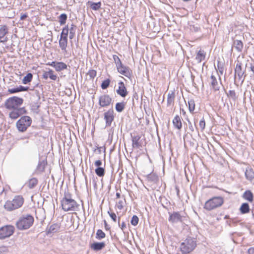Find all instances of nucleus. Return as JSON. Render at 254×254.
<instances>
[{
	"label": "nucleus",
	"instance_id": "cd10ccee",
	"mask_svg": "<svg viewBox=\"0 0 254 254\" xmlns=\"http://www.w3.org/2000/svg\"><path fill=\"white\" fill-rule=\"evenodd\" d=\"M38 182V180L36 178H33L28 181L27 185L29 189H32L37 186Z\"/></svg>",
	"mask_w": 254,
	"mask_h": 254
},
{
	"label": "nucleus",
	"instance_id": "39448f33",
	"mask_svg": "<svg viewBox=\"0 0 254 254\" xmlns=\"http://www.w3.org/2000/svg\"><path fill=\"white\" fill-rule=\"evenodd\" d=\"M223 203V199L220 196L214 197L207 200L204 204V208L207 210H211L221 206Z\"/></svg>",
	"mask_w": 254,
	"mask_h": 254
},
{
	"label": "nucleus",
	"instance_id": "b1692460",
	"mask_svg": "<svg viewBox=\"0 0 254 254\" xmlns=\"http://www.w3.org/2000/svg\"><path fill=\"white\" fill-rule=\"evenodd\" d=\"M205 56V52L203 50H199L196 54L195 59L198 63H201L204 60Z\"/></svg>",
	"mask_w": 254,
	"mask_h": 254
},
{
	"label": "nucleus",
	"instance_id": "6e6d98bb",
	"mask_svg": "<svg viewBox=\"0 0 254 254\" xmlns=\"http://www.w3.org/2000/svg\"><path fill=\"white\" fill-rule=\"evenodd\" d=\"M95 165L98 167H100V166L102 165V162L101 160H97L95 162Z\"/></svg>",
	"mask_w": 254,
	"mask_h": 254
},
{
	"label": "nucleus",
	"instance_id": "69168bd1",
	"mask_svg": "<svg viewBox=\"0 0 254 254\" xmlns=\"http://www.w3.org/2000/svg\"><path fill=\"white\" fill-rule=\"evenodd\" d=\"M120 217H119V218H118V224H119V226L120 225Z\"/></svg>",
	"mask_w": 254,
	"mask_h": 254
},
{
	"label": "nucleus",
	"instance_id": "f704fd0d",
	"mask_svg": "<svg viewBox=\"0 0 254 254\" xmlns=\"http://www.w3.org/2000/svg\"><path fill=\"white\" fill-rule=\"evenodd\" d=\"M33 78V75L31 73H28L22 79V83L24 84H27L31 81Z\"/></svg>",
	"mask_w": 254,
	"mask_h": 254
},
{
	"label": "nucleus",
	"instance_id": "f03ea898",
	"mask_svg": "<svg viewBox=\"0 0 254 254\" xmlns=\"http://www.w3.org/2000/svg\"><path fill=\"white\" fill-rule=\"evenodd\" d=\"M197 241L195 238L188 237L180 245V251L182 254H189L196 247Z\"/></svg>",
	"mask_w": 254,
	"mask_h": 254
},
{
	"label": "nucleus",
	"instance_id": "bb28decb",
	"mask_svg": "<svg viewBox=\"0 0 254 254\" xmlns=\"http://www.w3.org/2000/svg\"><path fill=\"white\" fill-rule=\"evenodd\" d=\"M67 38L61 37L59 41L60 47L62 50L65 51L67 47Z\"/></svg>",
	"mask_w": 254,
	"mask_h": 254
},
{
	"label": "nucleus",
	"instance_id": "13d9d810",
	"mask_svg": "<svg viewBox=\"0 0 254 254\" xmlns=\"http://www.w3.org/2000/svg\"><path fill=\"white\" fill-rule=\"evenodd\" d=\"M248 253L249 254H254V248H250L248 250Z\"/></svg>",
	"mask_w": 254,
	"mask_h": 254
},
{
	"label": "nucleus",
	"instance_id": "393cba45",
	"mask_svg": "<svg viewBox=\"0 0 254 254\" xmlns=\"http://www.w3.org/2000/svg\"><path fill=\"white\" fill-rule=\"evenodd\" d=\"M87 4L90 5V8L93 10H98L100 9L102 4L101 2H94L90 1H89Z\"/></svg>",
	"mask_w": 254,
	"mask_h": 254
},
{
	"label": "nucleus",
	"instance_id": "dca6fc26",
	"mask_svg": "<svg viewBox=\"0 0 254 254\" xmlns=\"http://www.w3.org/2000/svg\"><path fill=\"white\" fill-rule=\"evenodd\" d=\"M117 93L123 97H125L127 95V91L124 83L123 82L119 83V88L117 90Z\"/></svg>",
	"mask_w": 254,
	"mask_h": 254
},
{
	"label": "nucleus",
	"instance_id": "ddd939ff",
	"mask_svg": "<svg viewBox=\"0 0 254 254\" xmlns=\"http://www.w3.org/2000/svg\"><path fill=\"white\" fill-rule=\"evenodd\" d=\"M113 114L114 112L112 109L109 110L107 112L104 113V120L106 121V126L107 127L111 126L114 118Z\"/></svg>",
	"mask_w": 254,
	"mask_h": 254
},
{
	"label": "nucleus",
	"instance_id": "e2e57ef3",
	"mask_svg": "<svg viewBox=\"0 0 254 254\" xmlns=\"http://www.w3.org/2000/svg\"><path fill=\"white\" fill-rule=\"evenodd\" d=\"M116 197H117V198H119L120 197V196H121L120 193V192H117L116 193Z\"/></svg>",
	"mask_w": 254,
	"mask_h": 254
},
{
	"label": "nucleus",
	"instance_id": "7ed1b4c3",
	"mask_svg": "<svg viewBox=\"0 0 254 254\" xmlns=\"http://www.w3.org/2000/svg\"><path fill=\"white\" fill-rule=\"evenodd\" d=\"M24 198L22 195H17L14 197L12 200H7L4 204V208L7 211H11L20 208L23 204Z\"/></svg>",
	"mask_w": 254,
	"mask_h": 254
},
{
	"label": "nucleus",
	"instance_id": "a18cd8bd",
	"mask_svg": "<svg viewBox=\"0 0 254 254\" xmlns=\"http://www.w3.org/2000/svg\"><path fill=\"white\" fill-rule=\"evenodd\" d=\"M110 81L109 79L104 80L101 84V88L103 89H106L110 84Z\"/></svg>",
	"mask_w": 254,
	"mask_h": 254
},
{
	"label": "nucleus",
	"instance_id": "f257e3e1",
	"mask_svg": "<svg viewBox=\"0 0 254 254\" xmlns=\"http://www.w3.org/2000/svg\"><path fill=\"white\" fill-rule=\"evenodd\" d=\"M62 209L65 212L76 211L79 210V204L71 198V195L69 192H66L61 200Z\"/></svg>",
	"mask_w": 254,
	"mask_h": 254
},
{
	"label": "nucleus",
	"instance_id": "ea45409f",
	"mask_svg": "<svg viewBox=\"0 0 254 254\" xmlns=\"http://www.w3.org/2000/svg\"><path fill=\"white\" fill-rule=\"evenodd\" d=\"M69 32L68 27V25L66 26L65 27H64L63 29L61 37L63 38H67L68 36V33Z\"/></svg>",
	"mask_w": 254,
	"mask_h": 254
},
{
	"label": "nucleus",
	"instance_id": "58836bf2",
	"mask_svg": "<svg viewBox=\"0 0 254 254\" xmlns=\"http://www.w3.org/2000/svg\"><path fill=\"white\" fill-rule=\"evenodd\" d=\"M125 107V104L124 102L117 103L116 105V110L118 112H122Z\"/></svg>",
	"mask_w": 254,
	"mask_h": 254
},
{
	"label": "nucleus",
	"instance_id": "c756f323",
	"mask_svg": "<svg viewBox=\"0 0 254 254\" xmlns=\"http://www.w3.org/2000/svg\"><path fill=\"white\" fill-rule=\"evenodd\" d=\"M250 210L249 205L247 203H243L240 208V210L242 214L247 213L249 212Z\"/></svg>",
	"mask_w": 254,
	"mask_h": 254
},
{
	"label": "nucleus",
	"instance_id": "4468645a",
	"mask_svg": "<svg viewBox=\"0 0 254 254\" xmlns=\"http://www.w3.org/2000/svg\"><path fill=\"white\" fill-rule=\"evenodd\" d=\"M13 110L9 113V116L12 119L18 118L21 114L26 113V110L24 108H20L17 109H13Z\"/></svg>",
	"mask_w": 254,
	"mask_h": 254
},
{
	"label": "nucleus",
	"instance_id": "6e6552de",
	"mask_svg": "<svg viewBox=\"0 0 254 254\" xmlns=\"http://www.w3.org/2000/svg\"><path fill=\"white\" fill-rule=\"evenodd\" d=\"M14 227L7 225L0 228V239H4L9 237L14 233Z\"/></svg>",
	"mask_w": 254,
	"mask_h": 254
},
{
	"label": "nucleus",
	"instance_id": "412c9836",
	"mask_svg": "<svg viewBox=\"0 0 254 254\" xmlns=\"http://www.w3.org/2000/svg\"><path fill=\"white\" fill-rule=\"evenodd\" d=\"M173 124L176 128L179 130H180L182 128V123L181 117L179 116L176 115L175 117V118L173 120Z\"/></svg>",
	"mask_w": 254,
	"mask_h": 254
},
{
	"label": "nucleus",
	"instance_id": "9b49d317",
	"mask_svg": "<svg viewBox=\"0 0 254 254\" xmlns=\"http://www.w3.org/2000/svg\"><path fill=\"white\" fill-rule=\"evenodd\" d=\"M112 102V98L108 95H103L99 99V103L101 107H105L110 105Z\"/></svg>",
	"mask_w": 254,
	"mask_h": 254
},
{
	"label": "nucleus",
	"instance_id": "37998d69",
	"mask_svg": "<svg viewBox=\"0 0 254 254\" xmlns=\"http://www.w3.org/2000/svg\"><path fill=\"white\" fill-rule=\"evenodd\" d=\"M214 66L217 71L222 75L224 71V64H217V67L215 66V64H214Z\"/></svg>",
	"mask_w": 254,
	"mask_h": 254
},
{
	"label": "nucleus",
	"instance_id": "0eeeda50",
	"mask_svg": "<svg viewBox=\"0 0 254 254\" xmlns=\"http://www.w3.org/2000/svg\"><path fill=\"white\" fill-rule=\"evenodd\" d=\"M31 119L28 116L22 117L16 123V127L19 131L23 132L31 124Z\"/></svg>",
	"mask_w": 254,
	"mask_h": 254
},
{
	"label": "nucleus",
	"instance_id": "4d7b16f0",
	"mask_svg": "<svg viewBox=\"0 0 254 254\" xmlns=\"http://www.w3.org/2000/svg\"><path fill=\"white\" fill-rule=\"evenodd\" d=\"M27 17H28V15L27 14H26V13L21 14L20 19L21 20H24Z\"/></svg>",
	"mask_w": 254,
	"mask_h": 254
},
{
	"label": "nucleus",
	"instance_id": "c03bdc74",
	"mask_svg": "<svg viewBox=\"0 0 254 254\" xmlns=\"http://www.w3.org/2000/svg\"><path fill=\"white\" fill-rule=\"evenodd\" d=\"M139 219L136 215H133L130 221V223L132 225L135 226L138 223Z\"/></svg>",
	"mask_w": 254,
	"mask_h": 254
},
{
	"label": "nucleus",
	"instance_id": "4c0bfd02",
	"mask_svg": "<svg viewBox=\"0 0 254 254\" xmlns=\"http://www.w3.org/2000/svg\"><path fill=\"white\" fill-rule=\"evenodd\" d=\"M106 236L105 233L100 229L97 231L96 234V238L98 240H101L104 238Z\"/></svg>",
	"mask_w": 254,
	"mask_h": 254
},
{
	"label": "nucleus",
	"instance_id": "338daca9",
	"mask_svg": "<svg viewBox=\"0 0 254 254\" xmlns=\"http://www.w3.org/2000/svg\"><path fill=\"white\" fill-rule=\"evenodd\" d=\"M56 64H64V63L63 62H58Z\"/></svg>",
	"mask_w": 254,
	"mask_h": 254
},
{
	"label": "nucleus",
	"instance_id": "aec40b11",
	"mask_svg": "<svg viewBox=\"0 0 254 254\" xmlns=\"http://www.w3.org/2000/svg\"><path fill=\"white\" fill-rule=\"evenodd\" d=\"M105 245L104 242H95L91 245L90 248L94 251H98L104 248Z\"/></svg>",
	"mask_w": 254,
	"mask_h": 254
},
{
	"label": "nucleus",
	"instance_id": "de8ad7c7",
	"mask_svg": "<svg viewBox=\"0 0 254 254\" xmlns=\"http://www.w3.org/2000/svg\"><path fill=\"white\" fill-rule=\"evenodd\" d=\"M90 78H94L96 75V71L93 69L90 70L87 73Z\"/></svg>",
	"mask_w": 254,
	"mask_h": 254
},
{
	"label": "nucleus",
	"instance_id": "5fc2aeb1",
	"mask_svg": "<svg viewBox=\"0 0 254 254\" xmlns=\"http://www.w3.org/2000/svg\"><path fill=\"white\" fill-rule=\"evenodd\" d=\"M18 87V92L26 91L28 89V87H25L22 86H19V87Z\"/></svg>",
	"mask_w": 254,
	"mask_h": 254
},
{
	"label": "nucleus",
	"instance_id": "052dcab7",
	"mask_svg": "<svg viewBox=\"0 0 254 254\" xmlns=\"http://www.w3.org/2000/svg\"><path fill=\"white\" fill-rule=\"evenodd\" d=\"M104 225H105V227L106 230H109L110 229V228L108 227V226L107 225V222L106 220H104Z\"/></svg>",
	"mask_w": 254,
	"mask_h": 254
},
{
	"label": "nucleus",
	"instance_id": "7c9ffc66",
	"mask_svg": "<svg viewBox=\"0 0 254 254\" xmlns=\"http://www.w3.org/2000/svg\"><path fill=\"white\" fill-rule=\"evenodd\" d=\"M175 97V95L174 92L172 91L171 93H168L167 96L168 106H170L174 103Z\"/></svg>",
	"mask_w": 254,
	"mask_h": 254
},
{
	"label": "nucleus",
	"instance_id": "5701e85b",
	"mask_svg": "<svg viewBox=\"0 0 254 254\" xmlns=\"http://www.w3.org/2000/svg\"><path fill=\"white\" fill-rule=\"evenodd\" d=\"M235 76L237 75L238 76L240 80L242 79V81L244 80V78L242 79L243 75L244 73V70H243L241 64H236L235 68Z\"/></svg>",
	"mask_w": 254,
	"mask_h": 254
},
{
	"label": "nucleus",
	"instance_id": "3c124183",
	"mask_svg": "<svg viewBox=\"0 0 254 254\" xmlns=\"http://www.w3.org/2000/svg\"><path fill=\"white\" fill-rule=\"evenodd\" d=\"M123 204H124L123 201L120 200L117 204V207L119 209L121 210L123 208Z\"/></svg>",
	"mask_w": 254,
	"mask_h": 254
},
{
	"label": "nucleus",
	"instance_id": "c9c22d12",
	"mask_svg": "<svg viewBox=\"0 0 254 254\" xmlns=\"http://www.w3.org/2000/svg\"><path fill=\"white\" fill-rule=\"evenodd\" d=\"M95 172L97 176L100 177H103L105 173V169L102 167H98L97 168Z\"/></svg>",
	"mask_w": 254,
	"mask_h": 254
},
{
	"label": "nucleus",
	"instance_id": "f8f14e48",
	"mask_svg": "<svg viewBox=\"0 0 254 254\" xmlns=\"http://www.w3.org/2000/svg\"><path fill=\"white\" fill-rule=\"evenodd\" d=\"M117 69L119 72L122 74L129 77L131 74V70L125 64H118Z\"/></svg>",
	"mask_w": 254,
	"mask_h": 254
},
{
	"label": "nucleus",
	"instance_id": "1a4fd4ad",
	"mask_svg": "<svg viewBox=\"0 0 254 254\" xmlns=\"http://www.w3.org/2000/svg\"><path fill=\"white\" fill-rule=\"evenodd\" d=\"M209 84L210 87L214 91H218L220 88L221 82H219L217 79L216 77L214 75H212L210 78L208 80Z\"/></svg>",
	"mask_w": 254,
	"mask_h": 254
},
{
	"label": "nucleus",
	"instance_id": "9d476101",
	"mask_svg": "<svg viewBox=\"0 0 254 254\" xmlns=\"http://www.w3.org/2000/svg\"><path fill=\"white\" fill-rule=\"evenodd\" d=\"M185 216L182 214L181 212H174L173 213L170 214L169 221L173 223L182 222L183 218Z\"/></svg>",
	"mask_w": 254,
	"mask_h": 254
},
{
	"label": "nucleus",
	"instance_id": "473e14b6",
	"mask_svg": "<svg viewBox=\"0 0 254 254\" xmlns=\"http://www.w3.org/2000/svg\"><path fill=\"white\" fill-rule=\"evenodd\" d=\"M8 32V28L6 25L1 26L0 27V40L1 38H3L4 36Z\"/></svg>",
	"mask_w": 254,
	"mask_h": 254
},
{
	"label": "nucleus",
	"instance_id": "2f4dec72",
	"mask_svg": "<svg viewBox=\"0 0 254 254\" xmlns=\"http://www.w3.org/2000/svg\"><path fill=\"white\" fill-rule=\"evenodd\" d=\"M140 139V137L138 135L134 136L132 137V146L133 147L138 148L140 146L139 140Z\"/></svg>",
	"mask_w": 254,
	"mask_h": 254
},
{
	"label": "nucleus",
	"instance_id": "2eb2a0df",
	"mask_svg": "<svg viewBox=\"0 0 254 254\" xmlns=\"http://www.w3.org/2000/svg\"><path fill=\"white\" fill-rule=\"evenodd\" d=\"M53 73L54 71L51 69H49L48 71H43L42 77L46 80L50 78L52 80H56L57 78V76L54 74Z\"/></svg>",
	"mask_w": 254,
	"mask_h": 254
},
{
	"label": "nucleus",
	"instance_id": "680f3d73",
	"mask_svg": "<svg viewBox=\"0 0 254 254\" xmlns=\"http://www.w3.org/2000/svg\"><path fill=\"white\" fill-rule=\"evenodd\" d=\"M251 70L253 72L254 74V64H251V66L250 67Z\"/></svg>",
	"mask_w": 254,
	"mask_h": 254
},
{
	"label": "nucleus",
	"instance_id": "423d86ee",
	"mask_svg": "<svg viewBox=\"0 0 254 254\" xmlns=\"http://www.w3.org/2000/svg\"><path fill=\"white\" fill-rule=\"evenodd\" d=\"M23 102L22 98L16 96L9 98L5 102V106L6 108L11 109H17L21 106Z\"/></svg>",
	"mask_w": 254,
	"mask_h": 254
},
{
	"label": "nucleus",
	"instance_id": "603ef678",
	"mask_svg": "<svg viewBox=\"0 0 254 254\" xmlns=\"http://www.w3.org/2000/svg\"><path fill=\"white\" fill-rule=\"evenodd\" d=\"M8 92L11 94H13L15 93L19 92L18 90V87L8 89Z\"/></svg>",
	"mask_w": 254,
	"mask_h": 254
},
{
	"label": "nucleus",
	"instance_id": "a211bd4d",
	"mask_svg": "<svg viewBox=\"0 0 254 254\" xmlns=\"http://www.w3.org/2000/svg\"><path fill=\"white\" fill-rule=\"evenodd\" d=\"M61 226L60 223H55L51 225L48 230L47 234H54L59 232L60 230Z\"/></svg>",
	"mask_w": 254,
	"mask_h": 254
},
{
	"label": "nucleus",
	"instance_id": "f3484780",
	"mask_svg": "<svg viewBox=\"0 0 254 254\" xmlns=\"http://www.w3.org/2000/svg\"><path fill=\"white\" fill-rule=\"evenodd\" d=\"M244 44L240 40H234L233 44V48H234L237 52H241L243 49Z\"/></svg>",
	"mask_w": 254,
	"mask_h": 254
},
{
	"label": "nucleus",
	"instance_id": "a19ab883",
	"mask_svg": "<svg viewBox=\"0 0 254 254\" xmlns=\"http://www.w3.org/2000/svg\"><path fill=\"white\" fill-rule=\"evenodd\" d=\"M189 109L190 113H192L195 109V103L193 100H190L188 102Z\"/></svg>",
	"mask_w": 254,
	"mask_h": 254
},
{
	"label": "nucleus",
	"instance_id": "774afa93",
	"mask_svg": "<svg viewBox=\"0 0 254 254\" xmlns=\"http://www.w3.org/2000/svg\"><path fill=\"white\" fill-rule=\"evenodd\" d=\"M228 217H229L228 216L226 215V216H225V218H226H226H227Z\"/></svg>",
	"mask_w": 254,
	"mask_h": 254
},
{
	"label": "nucleus",
	"instance_id": "864d4df0",
	"mask_svg": "<svg viewBox=\"0 0 254 254\" xmlns=\"http://www.w3.org/2000/svg\"><path fill=\"white\" fill-rule=\"evenodd\" d=\"M113 59L115 64H121V62L118 56L114 55Z\"/></svg>",
	"mask_w": 254,
	"mask_h": 254
},
{
	"label": "nucleus",
	"instance_id": "20e7f679",
	"mask_svg": "<svg viewBox=\"0 0 254 254\" xmlns=\"http://www.w3.org/2000/svg\"><path fill=\"white\" fill-rule=\"evenodd\" d=\"M33 217L31 215L27 214L20 217L16 225L19 230H26L29 228L33 225Z\"/></svg>",
	"mask_w": 254,
	"mask_h": 254
},
{
	"label": "nucleus",
	"instance_id": "09e8293b",
	"mask_svg": "<svg viewBox=\"0 0 254 254\" xmlns=\"http://www.w3.org/2000/svg\"><path fill=\"white\" fill-rule=\"evenodd\" d=\"M199 126L202 130H203L205 128V122L203 118H202V119L200 121Z\"/></svg>",
	"mask_w": 254,
	"mask_h": 254
},
{
	"label": "nucleus",
	"instance_id": "0e129e2a",
	"mask_svg": "<svg viewBox=\"0 0 254 254\" xmlns=\"http://www.w3.org/2000/svg\"><path fill=\"white\" fill-rule=\"evenodd\" d=\"M181 111L183 115H186V112H185V111L184 109H181Z\"/></svg>",
	"mask_w": 254,
	"mask_h": 254
},
{
	"label": "nucleus",
	"instance_id": "bf43d9fd",
	"mask_svg": "<svg viewBox=\"0 0 254 254\" xmlns=\"http://www.w3.org/2000/svg\"><path fill=\"white\" fill-rule=\"evenodd\" d=\"M126 228V224L125 222H123L121 224V228L123 231Z\"/></svg>",
	"mask_w": 254,
	"mask_h": 254
},
{
	"label": "nucleus",
	"instance_id": "4be33fe9",
	"mask_svg": "<svg viewBox=\"0 0 254 254\" xmlns=\"http://www.w3.org/2000/svg\"><path fill=\"white\" fill-rule=\"evenodd\" d=\"M245 176L247 180L252 181L254 179V171L249 167H247L245 171Z\"/></svg>",
	"mask_w": 254,
	"mask_h": 254
},
{
	"label": "nucleus",
	"instance_id": "72a5a7b5",
	"mask_svg": "<svg viewBox=\"0 0 254 254\" xmlns=\"http://www.w3.org/2000/svg\"><path fill=\"white\" fill-rule=\"evenodd\" d=\"M69 32V38L70 39L73 38L75 36V31H76V26L73 24H71L70 27L68 28Z\"/></svg>",
	"mask_w": 254,
	"mask_h": 254
},
{
	"label": "nucleus",
	"instance_id": "e433bc0d",
	"mask_svg": "<svg viewBox=\"0 0 254 254\" xmlns=\"http://www.w3.org/2000/svg\"><path fill=\"white\" fill-rule=\"evenodd\" d=\"M67 18V15L65 13H62L59 16V22L61 25L65 23Z\"/></svg>",
	"mask_w": 254,
	"mask_h": 254
},
{
	"label": "nucleus",
	"instance_id": "49530a36",
	"mask_svg": "<svg viewBox=\"0 0 254 254\" xmlns=\"http://www.w3.org/2000/svg\"><path fill=\"white\" fill-rule=\"evenodd\" d=\"M108 213L109 214V216L112 218L113 221L114 222H117V215H116V214L114 212H111L110 211H108Z\"/></svg>",
	"mask_w": 254,
	"mask_h": 254
},
{
	"label": "nucleus",
	"instance_id": "c85d7f7f",
	"mask_svg": "<svg viewBox=\"0 0 254 254\" xmlns=\"http://www.w3.org/2000/svg\"><path fill=\"white\" fill-rule=\"evenodd\" d=\"M47 164V162L46 161L43 160L39 161L38 165L37 167L36 170L39 173H41L43 172L45 170V168Z\"/></svg>",
	"mask_w": 254,
	"mask_h": 254
},
{
	"label": "nucleus",
	"instance_id": "6ab92c4d",
	"mask_svg": "<svg viewBox=\"0 0 254 254\" xmlns=\"http://www.w3.org/2000/svg\"><path fill=\"white\" fill-rule=\"evenodd\" d=\"M146 178L148 183L152 184H156L158 181V176L154 173H151L147 175Z\"/></svg>",
	"mask_w": 254,
	"mask_h": 254
},
{
	"label": "nucleus",
	"instance_id": "8fccbe9b",
	"mask_svg": "<svg viewBox=\"0 0 254 254\" xmlns=\"http://www.w3.org/2000/svg\"><path fill=\"white\" fill-rule=\"evenodd\" d=\"M228 96L231 98H232L233 99H235L236 98V93L235 91L234 90H230L229 91V92L228 93Z\"/></svg>",
	"mask_w": 254,
	"mask_h": 254
},
{
	"label": "nucleus",
	"instance_id": "79ce46f5",
	"mask_svg": "<svg viewBox=\"0 0 254 254\" xmlns=\"http://www.w3.org/2000/svg\"><path fill=\"white\" fill-rule=\"evenodd\" d=\"M52 65L53 64H51ZM55 68L57 71H61L64 69L66 68V64H53Z\"/></svg>",
	"mask_w": 254,
	"mask_h": 254
},
{
	"label": "nucleus",
	"instance_id": "a878e982",
	"mask_svg": "<svg viewBox=\"0 0 254 254\" xmlns=\"http://www.w3.org/2000/svg\"><path fill=\"white\" fill-rule=\"evenodd\" d=\"M243 198L252 202L253 201V194L250 190H246L243 194Z\"/></svg>",
	"mask_w": 254,
	"mask_h": 254
}]
</instances>
